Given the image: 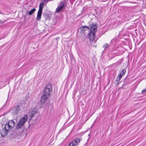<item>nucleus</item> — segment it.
<instances>
[{"mask_svg": "<svg viewBox=\"0 0 146 146\" xmlns=\"http://www.w3.org/2000/svg\"><path fill=\"white\" fill-rule=\"evenodd\" d=\"M97 24L91 23L89 26H83L80 28L81 33H84L85 31L90 29L89 38L91 40H93L95 37L96 33L97 31Z\"/></svg>", "mask_w": 146, "mask_h": 146, "instance_id": "obj_1", "label": "nucleus"}, {"mask_svg": "<svg viewBox=\"0 0 146 146\" xmlns=\"http://www.w3.org/2000/svg\"><path fill=\"white\" fill-rule=\"evenodd\" d=\"M15 125V122L13 120H9L7 122L1 131V134L3 137H5L7 135L8 133H9L10 130L12 129Z\"/></svg>", "mask_w": 146, "mask_h": 146, "instance_id": "obj_2", "label": "nucleus"}, {"mask_svg": "<svg viewBox=\"0 0 146 146\" xmlns=\"http://www.w3.org/2000/svg\"><path fill=\"white\" fill-rule=\"evenodd\" d=\"M27 119L28 115H26L23 117L21 118L16 126V128L17 129L20 128L27 121Z\"/></svg>", "mask_w": 146, "mask_h": 146, "instance_id": "obj_3", "label": "nucleus"}, {"mask_svg": "<svg viewBox=\"0 0 146 146\" xmlns=\"http://www.w3.org/2000/svg\"><path fill=\"white\" fill-rule=\"evenodd\" d=\"M22 106V104L20 103L13 107L11 110L12 113L13 115H17L18 114Z\"/></svg>", "mask_w": 146, "mask_h": 146, "instance_id": "obj_4", "label": "nucleus"}, {"mask_svg": "<svg viewBox=\"0 0 146 146\" xmlns=\"http://www.w3.org/2000/svg\"><path fill=\"white\" fill-rule=\"evenodd\" d=\"M52 86L50 84H48L45 87L42 94L44 95L50 96V94L52 91Z\"/></svg>", "mask_w": 146, "mask_h": 146, "instance_id": "obj_5", "label": "nucleus"}, {"mask_svg": "<svg viewBox=\"0 0 146 146\" xmlns=\"http://www.w3.org/2000/svg\"><path fill=\"white\" fill-rule=\"evenodd\" d=\"M49 97V96H47V95H44V94H42L40 98L41 103L42 104H44Z\"/></svg>", "mask_w": 146, "mask_h": 146, "instance_id": "obj_6", "label": "nucleus"}, {"mask_svg": "<svg viewBox=\"0 0 146 146\" xmlns=\"http://www.w3.org/2000/svg\"><path fill=\"white\" fill-rule=\"evenodd\" d=\"M64 7V4L63 3L62 5L60 7H58L56 10V12L57 13H59L61 12L63 9Z\"/></svg>", "mask_w": 146, "mask_h": 146, "instance_id": "obj_7", "label": "nucleus"}, {"mask_svg": "<svg viewBox=\"0 0 146 146\" xmlns=\"http://www.w3.org/2000/svg\"><path fill=\"white\" fill-rule=\"evenodd\" d=\"M37 111L35 109H33L30 112V116L31 117H33L34 116V115L37 113Z\"/></svg>", "mask_w": 146, "mask_h": 146, "instance_id": "obj_8", "label": "nucleus"}, {"mask_svg": "<svg viewBox=\"0 0 146 146\" xmlns=\"http://www.w3.org/2000/svg\"><path fill=\"white\" fill-rule=\"evenodd\" d=\"M42 12V11H38L36 17V20L37 21H38L40 20Z\"/></svg>", "mask_w": 146, "mask_h": 146, "instance_id": "obj_9", "label": "nucleus"}, {"mask_svg": "<svg viewBox=\"0 0 146 146\" xmlns=\"http://www.w3.org/2000/svg\"><path fill=\"white\" fill-rule=\"evenodd\" d=\"M45 3L44 2H42L40 4L39 6V9L38 11L42 12V9L44 7V6Z\"/></svg>", "mask_w": 146, "mask_h": 146, "instance_id": "obj_10", "label": "nucleus"}, {"mask_svg": "<svg viewBox=\"0 0 146 146\" xmlns=\"http://www.w3.org/2000/svg\"><path fill=\"white\" fill-rule=\"evenodd\" d=\"M81 139L79 138H77L75 139L73 141V142L76 145L79 142H80Z\"/></svg>", "mask_w": 146, "mask_h": 146, "instance_id": "obj_11", "label": "nucleus"}, {"mask_svg": "<svg viewBox=\"0 0 146 146\" xmlns=\"http://www.w3.org/2000/svg\"><path fill=\"white\" fill-rule=\"evenodd\" d=\"M35 10L36 9L35 8L32 9L29 12L28 14V15H32L33 13H34Z\"/></svg>", "mask_w": 146, "mask_h": 146, "instance_id": "obj_12", "label": "nucleus"}, {"mask_svg": "<svg viewBox=\"0 0 146 146\" xmlns=\"http://www.w3.org/2000/svg\"><path fill=\"white\" fill-rule=\"evenodd\" d=\"M126 72V70L125 69H123L122 71L119 74L122 76Z\"/></svg>", "mask_w": 146, "mask_h": 146, "instance_id": "obj_13", "label": "nucleus"}, {"mask_svg": "<svg viewBox=\"0 0 146 146\" xmlns=\"http://www.w3.org/2000/svg\"><path fill=\"white\" fill-rule=\"evenodd\" d=\"M122 76L119 74V76L117 78V79L118 80V82L120 80V79L121 78Z\"/></svg>", "mask_w": 146, "mask_h": 146, "instance_id": "obj_14", "label": "nucleus"}, {"mask_svg": "<svg viewBox=\"0 0 146 146\" xmlns=\"http://www.w3.org/2000/svg\"><path fill=\"white\" fill-rule=\"evenodd\" d=\"M69 144L70 146H76V144L74 143L73 141Z\"/></svg>", "mask_w": 146, "mask_h": 146, "instance_id": "obj_15", "label": "nucleus"}, {"mask_svg": "<svg viewBox=\"0 0 146 146\" xmlns=\"http://www.w3.org/2000/svg\"><path fill=\"white\" fill-rule=\"evenodd\" d=\"M108 46V44L107 43H106L105 44H104L103 46V47L105 49Z\"/></svg>", "mask_w": 146, "mask_h": 146, "instance_id": "obj_16", "label": "nucleus"}, {"mask_svg": "<svg viewBox=\"0 0 146 146\" xmlns=\"http://www.w3.org/2000/svg\"><path fill=\"white\" fill-rule=\"evenodd\" d=\"M50 0H44V2H44V3H45V4H46Z\"/></svg>", "mask_w": 146, "mask_h": 146, "instance_id": "obj_17", "label": "nucleus"}, {"mask_svg": "<svg viewBox=\"0 0 146 146\" xmlns=\"http://www.w3.org/2000/svg\"><path fill=\"white\" fill-rule=\"evenodd\" d=\"M146 92V88L144 89V90H143L142 91V93H145V92Z\"/></svg>", "mask_w": 146, "mask_h": 146, "instance_id": "obj_18", "label": "nucleus"}, {"mask_svg": "<svg viewBox=\"0 0 146 146\" xmlns=\"http://www.w3.org/2000/svg\"><path fill=\"white\" fill-rule=\"evenodd\" d=\"M1 22H0V24H2V23H3V22H1Z\"/></svg>", "mask_w": 146, "mask_h": 146, "instance_id": "obj_19", "label": "nucleus"}, {"mask_svg": "<svg viewBox=\"0 0 146 146\" xmlns=\"http://www.w3.org/2000/svg\"><path fill=\"white\" fill-rule=\"evenodd\" d=\"M68 146H70V145H69V144Z\"/></svg>", "mask_w": 146, "mask_h": 146, "instance_id": "obj_20", "label": "nucleus"}, {"mask_svg": "<svg viewBox=\"0 0 146 146\" xmlns=\"http://www.w3.org/2000/svg\"><path fill=\"white\" fill-rule=\"evenodd\" d=\"M0 14H1V12H0Z\"/></svg>", "mask_w": 146, "mask_h": 146, "instance_id": "obj_21", "label": "nucleus"}]
</instances>
